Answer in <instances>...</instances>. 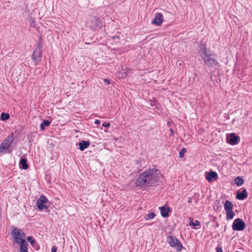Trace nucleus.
Masks as SVG:
<instances>
[{
  "mask_svg": "<svg viewBox=\"0 0 252 252\" xmlns=\"http://www.w3.org/2000/svg\"><path fill=\"white\" fill-rule=\"evenodd\" d=\"M159 171L156 168H149L140 173L136 179L135 186L141 189L155 186L159 181Z\"/></svg>",
  "mask_w": 252,
  "mask_h": 252,
  "instance_id": "1",
  "label": "nucleus"
},
{
  "mask_svg": "<svg viewBox=\"0 0 252 252\" xmlns=\"http://www.w3.org/2000/svg\"><path fill=\"white\" fill-rule=\"evenodd\" d=\"M14 140L13 134L4 139L0 145V154H4L7 152L11 153V150L9 149Z\"/></svg>",
  "mask_w": 252,
  "mask_h": 252,
  "instance_id": "2",
  "label": "nucleus"
},
{
  "mask_svg": "<svg viewBox=\"0 0 252 252\" xmlns=\"http://www.w3.org/2000/svg\"><path fill=\"white\" fill-rule=\"evenodd\" d=\"M167 241L168 242L169 246L176 249L177 252H180L183 249L181 242L178 239L174 236L168 235L167 236Z\"/></svg>",
  "mask_w": 252,
  "mask_h": 252,
  "instance_id": "3",
  "label": "nucleus"
},
{
  "mask_svg": "<svg viewBox=\"0 0 252 252\" xmlns=\"http://www.w3.org/2000/svg\"><path fill=\"white\" fill-rule=\"evenodd\" d=\"M42 45L40 42L37 44L35 50L33 51L32 58L35 64H38L40 61L42 55Z\"/></svg>",
  "mask_w": 252,
  "mask_h": 252,
  "instance_id": "4",
  "label": "nucleus"
},
{
  "mask_svg": "<svg viewBox=\"0 0 252 252\" xmlns=\"http://www.w3.org/2000/svg\"><path fill=\"white\" fill-rule=\"evenodd\" d=\"M11 234L15 239L16 243L20 244L24 242L25 240V235L23 231L19 228H15L11 232Z\"/></svg>",
  "mask_w": 252,
  "mask_h": 252,
  "instance_id": "5",
  "label": "nucleus"
},
{
  "mask_svg": "<svg viewBox=\"0 0 252 252\" xmlns=\"http://www.w3.org/2000/svg\"><path fill=\"white\" fill-rule=\"evenodd\" d=\"M203 60L208 67H214L216 69L219 66V63L215 58V55L213 54L209 56L208 57L204 58Z\"/></svg>",
  "mask_w": 252,
  "mask_h": 252,
  "instance_id": "6",
  "label": "nucleus"
},
{
  "mask_svg": "<svg viewBox=\"0 0 252 252\" xmlns=\"http://www.w3.org/2000/svg\"><path fill=\"white\" fill-rule=\"evenodd\" d=\"M87 24L91 29L94 31L101 25L100 18L96 16H93L87 22Z\"/></svg>",
  "mask_w": 252,
  "mask_h": 252,
  "instance_id": "7",
  "label": "nucleus"
},
{
  "mask_svg": "<svg viewBox=\"0 0 252 252\" xmlns=\"http://www.w3.org/2000/svg\"><path fill=\"white\" fill-rule=\"evenodd\" d=\"M246 224L242 219H235L232 225V229L235 231H243L246 228Z\"/></svg>",
  "mask_w": 252,
  "mask_h": 252,
  "instance_id": "8",
  "label": "nucleus"
},
{
  "mask_svg": "<svg viewBox=\"0 0 252 252\" xmlns=\"http://www.w3.org/2000/svg\"><path fill=\"white\" fill-rule=\"evenodd\" d=\"M47 201L48 199L45 196H44L43 195H41L40 197L37 199L36 202V206L38 209L39 210L47 209L49 207L47 205H46V203H47Z\"/></svg>",
  "mask_w": 252,
  "mask_h": 252,
  "instance_id": "9",
  "label": "nucleus"
},
{
  "mask_svg": "<svg viewBox=\"0 0 252 252\" xmlns=\"http://www.w3.org/2000/svg\"><path fill=\"white\" fill-rule=\"evenodd\" d=\"M239 137L235 133H232L227 137V142L232 145L237 144L238 143Z\"/></svg>",
  "mask_w": 252,
  "mask_h": 252,
  "instance_id": "10",
  "label": "nucleus"
},
{
  "mask_svg": "<svg viewBox=\"0 0 252 252\" xmlns=\"http://www.w3.org/2000/svg\"><path fill=\"white\" fill-rule=\"evenodd\" d=\"M163 21V15L161 13H156L152 23L158 26H159L161 25Z\"/></svg>",
  "mask_w": 252,
  "mask_h": 252,
  "instance_id": "11",
  "label": "nucleus"
},
{
  "mask_svg": "<svg viewBox=\"0 0 252 252\" xmlns=\"http://www.w3.org/2000/svg\"><path fill=\"white\" fill-rule=\"evenodd\" d=\"M206 178L208 182H211L213 180H216L218 178V174L216 172L211 171L207 173V174L206 175Z\"/></svg>",
  "mask_w": 252,
  "mask_h": 252,
  "instance_id": "12",
  "label": "nucleus"
},
{
  "mask_svg": "<svg viewBox=\"0 0 252 252\" xmlns=\"http://www.w3.org/2000/svg\"><path fill=\"white\" fill-rule=\"evenodd\" d=\"M248 193L246 189H243L242 191H238L236 194V198L240 200L246 199Z\"/></svg>",
  "mask_w": 252,
  "mask_h": 252,
  "instance_id": "13",
  "label": "nucleus"
},
{
  "mask_svg": "<svg viewBox=\"0 0 252 252\" xmlns=\"http://www.w3.org/2000/svg\"><path fill=\"white\" fill-rule=\"evenodd\" d=\"M161 215L163 218H167L169 216V213L170 212L169 207L161 206L159 208Z\"/></svg>",
  "mask_w": 252,
  "mask_h": 252,
  "instance_id": "14",
  "label": "nucleus"
},
{
  "mask_svg": "<svg viewBox=\"0 0 252 252\" xmlns=\"http://www.w3.org/2000/svg\"><path fill=\"white\" fill-rule=\"evenodd\" d=\"M201 54L200 56L202 59H204L205 58L208 57L209 56H210L212 55L210 53H209L208 52V49L205 46H203V47L201 48Z\"/></svg>",
  "mask_w": 252,
  "mask_h": 252,
  "instance_id": "15",
  "label": "nucleus"
},
{
  "mask_svg": "<svg viewBox=\"0 0 252 252\" xmlns=\"http://www.w3.org/2000/svg\"><path fill=\"white\" fill-rule=\"evenodd\" d=\"M90 144L88 141H82L79 143V149L81 151H84L85 149L88 148Z\"/></svg>",
  "mask_w": 252,
  "mask_h": 252,
  "instance_id": "16",
  "label": "nucleus"
},
{
  "mask_svg": "<svg viewBox=\"0 0 252 252\" xmlns=\"http://www.w3.org/2000/svg\"><path fill=\"white\" fill-rule=\"evenodd\" d=\"M20 166L23 169H27L29 165L27 163V159L25 158H22L20 160Z\"/></svg>",
  "mask_w": 252,
  "mask_h": 252,
  "instance_id": "17",
  "label": "nucleus"
},
{
  "mask_svg": "<svg viewBox=\"0 0 252 252\" xmlns=\"http://www.w3.org/2000/svg\"><path fill=\"white\" fill-rule=\"evenodd\" d=\"M233 205L231 202L229 200H226L224 204V208L225 211L232 210Z\"/></svg>",
  "mask_w": 252,
  "mask_h": 252,
  "instance_id": "18",
  "label": "nucleus"
},
{
  "mask_svg": "<svg viewBox=\"0 0 252 252\" xmlns=\"http://www.w3.org/2000/svg\"><path fill=\"white\" fill-rule=\"evenodd\" d=\"M28 244L26 241H24V242H23L21 244H20V252H28Z\"/></svg>",
  "mask_w": 252,
  "mask_h": 252,
  "instance_id": "19",
  "label": "nucleus"
},
{
  "mask_svg": "<svg viewBox=\"0 0 252 252\" xmlns=\"http://www.w3.org/2000/svg\"><path fill=\"white\" fill-rule=\"evenodd\" d=\"M244 181L242 177L237 176L234 179V183L237 186H241L244 184Z\"/></svg>",
  "mask_w": 252,
  "mask_h": 252,
  "instance_id": "20",
  "label": "nucleus"
},
{
  "mask_svg": "<svg viewBox=\"0 0 252 252\" xmlns=\"http://www.w3.org/2000/svg\"><path fill=\"white\" fill-rule=\"evenodd\" d=\"M51 124V122L48 120H44L42 123L40 124V129L42 130L45 129L46 126H49Z\"/></svg>",
  "mask_w": 252,
  "mask_h": 252,
  "instance_id": "21",
  "label": "nucleus"
},
{
  "mask_svg": "<svg viewBox=\"0 0 252 252\" xmlns=\"http://www.w3.org/2000/svg\"><path fill=\"white\" fill-rule=\"evenodd\" d=\"M226 219L227 220H230L232 219L235 216V214L233 212L232 210L226 211Z\"/></svg>",
  "mask_w": 252,
  "mask_h": 252,
  "instance_id": "22",
  "label": "nucleus"
},
{
  "mask_svg": "<svg viewBox=\"0 0 252 252\" xmlns=\"http://www.w3.org/2000/svg\"><path fill=\"white\" fill-rule=\"evenodd\" d=\"M189 225L190 226H196L200 225V221H198V220H196L195 221H193V219H192L191 218H189Z\"/></svg>",
  "mask_w": 252,
  "mask_h": 252,
  "instance_id": "23",
  "label": "nucleus"
},
{
  "mask_svg": "<svg viewBox=\"0 0 252 252\" xmlns=\"http://www.w3.org/2000/svg\"><path fill=\"white\" fill-rule=\"evenodd\" d=\"M10 118V115L8 113L2 112L0 115V119L2 121H5Z\"/></svg>",
  "mask_w": 252,
  "mask_h": 252,
  "instance_id": "24",
  "label": "nucleus"
},
{
  "mask_svg": "<svg viewBox=\"0 0 252 252\" xmlns=\"http://www.w3.org/2000/svg\"><path fill=\"white\" fill-rule=\"evenodd\" d=\"M156 216V214L154 213H150L146 215L144 217L146 220H149L153 219Z\"/></svg>",
  "mask_w": 252,
  "mask_h": 252,
  "instance_id": "25",
  "label": "nucleus"
},
{
  "mask_svg": "<svg viewBox=\"0 0 252 252\" xmlns=\"http://www.w3.org/2000/svg\"><path fill=\"white\" fill-rule=\"evenodd\" d=\"M27 240L28 242H30L31 245L32 246V247H35V245H36V241L32 239V236H28L27 238Z\"/></svg>",
  "mask_w": 252,
  "mask_h": 252,
  "instance_id": "26",
  "label": "nucleus"
},
{
  "mask_svg": "<svg viewBox=\"0 0 252 252\" xmlns=\"http://www.w3.org/2000/svg\"><path fill=\"white\" fill-rule=\"evenodd\" d=\"M186 149L185 148H183L180 150L179 154V157L180 158H183L184 157V155L186 152Z\"/></svg>",
  "mask_w": 252,
  "mask_h": 252,
  "instance_id": "27",
  "label": "nucleus"
},
{
  "mask_svg": "<svg viewBox=\"0 0 252 252\" xmlns=\"http://www.w3.org/2000/svg\"><path fill=\"white\" fill-rule=\"evenodd\" d=\"M216 252H223L222 248L220 244H219L216 248Z\"/></svg>",
  "mask_w": 252,
  "mask_h": 252,
  "instance_id": "28",
  "label": "nucleus"
},
{
  "mask_svg": "<svg viewBox=\"0 0 252 252\" xmlns=\"http://www.w3.org/2000/svg\"><path fill=\"white\" fill-rule=\"evenodd\" d=\"M102 126L108 128L110 126V124L109 123H103Z\"/></svg>",
  "mask_w": 252,
  "mask_h": 252,
  "instance_id": "29",
  "label": "nucleus"
},
{
  "mask_svg": "<svg viewBox=\"0 0 252 252\" xmlns=\"http://www.w3.org/2000/svg\"><path fill=\"white\" fill-rule=\"evenodd\" d=\"M57 251V248L56 246H53L51 249L52 252H56Z\"/></svg>",
  "mask_w": 252,
  "mask_h": 252,
  "instance_id": "30",
  "label": "nucleus"
},
{
  "mask_svg": "<svg viewBox=\"0 0 252 252\" xmlns=\"http://www.w3.org/2000/svg\"><path fill=\"white\" fill-rule=\"evenodd\" d=\"M104 81L108 84L109 85L110 84V81L108 79H105Z\"/></svg>",
  "mask_w": 252,
  "mask_h": 252,
  "instance_id": "31",
  "label": "nucleus"
},
{
  "mask_svg": "<svg viewBox=\"0 0 252 252\" xmlns=\"http://www.w3.org/2000/svg\"><path fill=\"white\" fill-rule=\"evenodd\" d=\"M100 121L98 120H95L94 121V124L96 125L100 124Z\"/></svg>",
  "mask_w": 252,
  "mask_h": 252,
  "instance_id": "32",
  "label": "nucleus"
},
{
  "mask_svg": "<svg viewBox=\"0 0 252 252\" xmlns=\"http://www.w3.org/2000/svg\"><path fill=\"white\" fill-rule=\"evenodd\" d=\"M188 201L189 203H191L192 201V197H189Z\"/></svg>",
  "mask_w": 252,
  "mask_h": 252,
  "instance_id": "33",
  "label": "nucleus"
},
{
  "mask_svg": "<svg viewBox=\"0 0 252 252\" xmlns=\"http://www.w3.org/2000/svg\"><path fill=\"white\" fill-rule=\"evenodd\" d=\"M114 39H115V38H119V36H114L113 37Z\"/></svg>",
  "mask_w": 252,
  "mask_h": 252,
  "instance_id": "34",
  "label": "nucleus"
},
{
  "mask_svg": "<svg viewBox=\"0 0 252 252\" xmlns=\"http://www.w3.org/2000/svg\"><path fill=\"white\" fill-rule=\"evenodd\" d=\"M170 131H171V132L172 133H174V131H173V130L172 129H170Z\"/></svg>",
  "mask_w": 252,
  "mask_h": 252,
  "instance_id": "35",
  "label": "nucleus"
}]
</instances>
